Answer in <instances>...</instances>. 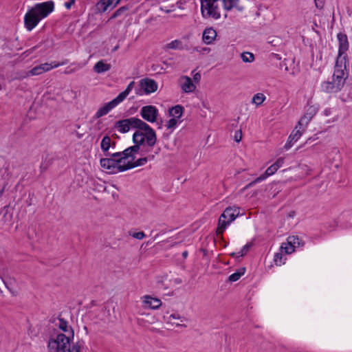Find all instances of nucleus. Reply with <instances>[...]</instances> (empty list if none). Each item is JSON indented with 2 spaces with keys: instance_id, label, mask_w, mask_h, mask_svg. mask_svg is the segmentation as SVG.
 <instances>
[{
  "instance_id": "nucleus-1",
  "label": "nucleus",
  "mask_w": 352,
  "mask_h": 352,
  "mask_svg": "<svg viewBox=\"0 0 352 352\" xmlns=\"http://www.w3.org/2000/svg\"><path fill=\"white\" fill-rule=\"evenodd\" d=\"M54 8V3L49 1L36 4L24 16L25 27L28 31L33 30L39 21L45 18Z\"/></svg>"
},
{
  "instance_id": "nucleus-2",
  "label": "nucleus",
  "mask_w": 352,
  "mask_h": 352,
  "mask_svg": "<svg viewBox=\"0 0 352 352\" xmlns=\"http://www.w3.org/2000/svg\"><path fill=\"white\" fill-rule=\"evenodd\" d=\"M56 326L62 330L65 333H58L56 338H51L48 342L47 347H54L58 346V343H62L61 346H65V343H68L73 340L74 337V331L71 326L68 325L67 320L62 318H58V322Z\"/></svg>"
},
{
  "instance_id": "nucleus-3",
  "label": "nucleus",
  "mask_w": 352,
  "mask_h": 352,
  "mask_svg": "<svg viewBox=\"0 0 352 352\" xmlns=\"http://www.w3.org/2000/svg\"><path fill=\"white\" fill-rule=\"evenodd\" d=\"M240 211L238 207H228L225 209L219 219L217 234L222 235L227 226L230 224L239 215Z\"/></svg>"
},
{
  "instance_id": "nucleus-4",
  "label": "nucleus",
  "mask_w": 352,
  "mask_h": 352,
  "mask_svg": "<svg viewBox=\"0 0 352 352\" xmlns=\"http://www.w3.org/2000/svg\"><path fill=\"white\" fill-rule=\"evenodd\" d=\"M219 0H200L201 12L205 19L217 20L221 17L219 8L217 5Z\"/></svg>"
},
{
  "instance_id": "nucleus-5",
  "label": "nucleus",
  "mask_w": 352,
  "mask_h": 352,
  "mask_svg": "<svg viewBox=\"0 0 352 352\" xmlns=\"http://www.w3.org/2000/svg\"><path fill=\"white\" fill-rule=\"evenodd\" d=\"M68 63V60H65L64 61L61 63L58 62H52V63H43L38 66L34 67L31 70L27 72H24L21 74H18L17 76H16L14 79H23L26 77L29 76L30 75L32 76H37L40 75L44 72H48L51 70L53 68H56L59 66L66 65Z\"/></svg>"
},
{
  "instance_id": "nucleus-6",
  "label": "nucleus",
  "mask_w": 352,
  "mask_h": 352,
  "mask_svg": "<svg viewBox=\"0 0 352 352\" xmlns=\"http://www.w3.org/2000/svg\"><path fill=\"white\" fill-rule=\"evenodd\" d=\"M134 133L140 134L144 140V144L146 142V146L149 148L153 147L157 142L155 131L142 120L140 124L138 131Z\"/></svg>"
},
{
  "instance_id": "nucleus-7",
  "label": "nucleus",
  "mask_w": 352,
  "mask_h": 352,
  "mask_svg": "<svg viewBox=\"0 0 352 352\" xmlns=\"http://www.w3.org/2000/svg\"><path fill=\"white\" fill-rule=\"evenodd\" d=\"M111 157L102 158L100 160V166L109 170V173L116 174L125 171L122 168L126 167V164H122V162L119 157H113V153L110 154Z\"/></svg>"
},
{
  "instance_id": "nucleus-8",
  "label": "nucleus",
  "mask_w": 352,
  "mask_h": 352,
  "mask_svg": "<svg viewBox=\"0 0 352 352\" xmlns=\"http://www.w3.org/2000/svg\"><path fill=\"white\" fill-rule=\"evenodd\" d=\"M337 38L338 41V56L336 60L337 66L339 63H346V52L348 51L349 47V43L348 37L346 34L339 32L337 34Z\"/></svg>"
},
{
  "instance_id": "nucleus-9",
  "label": "nucleus",
  "mask_w": 352,
  "mask_h": 352,
  "mask_svg": "<svg viewBox=\"0 0 352 352\" xmlns=\"http://www.w3.org/2000/svg\"><path fill=\"white\" fill-rule=\"evenodd\" d=\"M141 121L142 120L133 117L117 121L114 126L120 133H125L128 132L131 128L138 129Z\"/></svg>"
},
{
  "instance_id": "nucleus-10",
  "label": "nucleus",
  "mask_w": 352,
  "mask_h": 352,
  "mask_svg": "<svg viewBox=\"0 0 352 352\" xmlns=\"http://www.w3.org/2000/svg\"><path fill=\"white\" fill-rule=\"evenodd\" d=\"M70 342L65 343V346H61L62 343H58V346L54 347H48L50 352H81L82 349L84 346L83 341H78L74 343L71 346Z\"/></svg>"
},
{
  "instance_id": "nucleus-11",
  "label": "nucleus",
  "mask_w": 352,
  "mask_h": 352,
  "mask_svg": "<svg viewBox=\"0 0 352 352\" xmlns=\"http://www.w3.org/2000/svg\"><path fill=\"white\" fill-rule=\"evenodd\" d=\"M140 115L144 120L149 122H154L157 120L158 110L155 106H144L140 110Z\"/></svg>"
},
{
  "instance_id": "nucleus-12",
  "label": "nucleus",
  "mask_w": 352,
  "mask_h": 352,
  "mask_svg": "<svg viewBox=\"0 0 352 352\" xmlns=\"http://www.w3.org/2000/svg\"><path fill=\"white\" fill-rule=\"evenodd\" d=\"M318 110V108L315 105L309 106L307 108L304 116L298 121V125H307L314 118V116L316 114Z\"/></svg>"
},
{
  "instance_id": "nucleus-13",
  "label": "nucleus",
  "mask_w": 352,
  "mask_h": 352,
  "mask_svg": "<svg viewBox=\"0 0 352 352\" xmlns=\"http://www.w3.org/2000/svg\"><path fill=\"white\" fill-rule=\"evenodd\" d=\"M121 102L118 100L117 98H115L111 101L106 103L102 107H100L95 114L96 118H99L102 116L107 115L111 109L115 108Z\"/></svg>"
},
{
  "instance_id": "nucleus-14",
  "label": "nucleus",
  "mask_w": 352,
  "mask_h": 352,
  "mask_svg": "<svg viewBox=\"0 0 352 352\" xmlns=\"http://www.w3.org/2000/svg\"><path fill=\"white\" fill-rule=\"evenodd\" d=\"M342 63H339L338 65L336 63L335 71L333 75V80L336 82V85L339 86L340 89L343 87L345 82L344 72L342 69Z\"/></svg>"
},
{
  "instance_id": "nucleus-15",
  "label": "nucleus",
  "mask_w": 352,
  "mask_h": 352,
  "mask_svg": "<svg viewBox=\"0 0 352 352\" xmlns=\"http://www.w3.org/2000/svg\"><path fill=\"white\" fill-rule=\"evenodd\" d=\"M179 84L182 90L184 93L193 92L196 89V86L192 82V79L187 76H183L179 78Z\"/></svg>"
},
{
  "instance_id": "nucleus-16",
  "label": "nucleus",
  "mask_w": 352,
  "mask_h": 352,
  "mask_svg": "<svg viewBox=\"0 0 352 352\" xmlns=\"http://www.w3.org/2000/svg\"><path fill=\"white\" fill-rule=\"evenodd\" d=\"M133 142L134 143V145L132 146H129V149L131 150V151H132L134 155L135 153H138L140 151L141 146H143L142 151L148 152L149 151L148 149L144 150L145 146L144 144V140L141 137L140 134L133 133Z\"/></svg>"
},
{
  "instance_id": "nucleus-17",
  "label": "nucleus",
  "mask_w": 352,
  "mask_h": 352,
  "mask_svg": "<svg viewBox=\"0 0 352 352\" xmlns=\"http://www.w3.org/2000/svg\"><path fill=\"white\" fill-rule=\"evenodd\" d=\"M140 87L146 94L155 92L157 89V82L150 78H144L140 81Z\"/></svg>"
},
{
  "instance_id": "nucleus-18",
  "label": "nucleus",
  "mask_w": 352,
  "mask_h": 352,
  "mask_svg": "<svg viewBox=\"0 0 352 352\" xmlns=\"http://www.w3.org/2000/svg\"><path fill=\"white\" fill-rule=\"evenodd\" d=\"M116 142L114 141H112L111 138L106 135L103 137L102 139L101 143H100V148L104 153L105 156H109L110 153H109V151L111 148H114L116 146Z\"/></svg>"
},
{
  "instance_id": "nucleus-19",
  "label": "nucleus",
  "mask_w": 352,
  "mask_h": 352,
  "mask_svg": "<svg viewBox=\"0 0 352 352\" xmlns=\"http://www.w3.org/2000/svg\"><path fill=\"white\" fill-rule=\"evenodd\" d=\"M154 157V155H148V157L139 158L135 162L128 161V162L126 164V167H123L122 169L127 170L138 166H143L148 162V160H153Z\"/></svg>"
},
{
  "instance_id": "nucleus-20",
  "label": "nucleus",
  "mask_w": 352,
  "mask_h": 352,
  "mask_svg": "<svg viewBox=\"0 0 352 352\" xmlns=\"http://www.w3.org/2000/svg\"><path fill=\"white\" fill-rule=\"evenodd\" d=\"M217 32L212 28H207L203 32L202 40L206 45H210L217 37Z\"/></svg>"
},
{
  "instance_id": "nucleus-21",
  "label": "nucleus",
  "mask_w": 352,
  "mask_h": 352,
  "mask_svg": "<svg viewBox=\"0 0 352 352\" xmlns=\"http://www.w3.org/2000/svg\"><path fill=\"white\" fill-rule=\"evenodd\" d=\"M129 8L127 6L120 7L116 12H113V14L108 19L107 22L110 21L112 19H120L119 21L120 23H121L123 19H124L126 16H129Z\"/></svg>"
},
{
  "instance_id": "nucleus-22",
  "label": "nucleus",
  "mask_w": 352,
  "mask_h": 352,
  "mask_svg": "<svg viewBox=\"0 0 352 352\" xmlns=\"http://www.w3.org/2000/svg\"><path fill=\"white\" fill-rule=\"evenodd\" d=\"M145 307L152 309H157L162 305V301L159 298L145 296L143 301Z\"/></svg>"
},
{
  "instance_id": "nucleus-23",
  "label": "nucleus",
  "mask_w": 352,
  "mask_h": 352,
  "mask_svg": "<svg viewBox=\"0 0 352 352\" xmlns=\"http://www.w3.org/2000/svg\"><path fill=\"white\" fill-rule=\"evenodd\" d=\"M113 156L119 157L122 163L124 162L125 160L129 159H131L130 161H133L135 160V155L133 154L132 151H131L129 147L122 152H116L113 153Z\"/></svg>"
},
{
  "instance_id": "nucleus-24",
  "label": "nucleus",
  "mask_w": 352,
  "mask_h": 352,
  "mask_svg": "<svg viewBox=\"0 0 352 352\" xmlns=\"http://www.w3.org/2000/svg\"><path fill=\"white\" fill-rule=\"evenodd\" d=\"M321 87L323 91L328 93H336L341 89L333 80L332 81L324 82Z\"/></svg>"
},
{
  "instance_id": "nucleus-25",
  "label": "nucleus",
  "mask_w": 352,
  "mask_h": 352,
  "mask_svg": "<svg viewBox=\"0 0 352 352\" xmlns=\"http://www.w3.org/2000/svg\"><path fill=\"white\" fill-rule=\"evenodd\" d=\"M164 318L166 320L168 323H171L173 324H175L177 327H186V324H182L178 322H173V320H179L181 322L186 320V318L180 316L178 313H173L170 314L167 318L164 316Z\"/></svg>"
},
{
  "instance_id": "nucleus-26",
  "label": "nucleus",
  "mask_w": 352,
  "mask_h": 352,
  "mask_svg": "<svg viewBox=\"0 0 352 352\" xmlns=\"http://www.w3.org/2000/svg\"><path fill=\"white\" fill-rule=\"evenodd\" d=\"M111 65L106 63L104 60H99L94 66V71L97 74L108 72L111 69Z\"/></svg>"
},
{
  "instance_id": "nucleus-27",
  "label": "nucleus",
  "mask_w": 352,
  "mask_h": 352,
  "mask_svg": "<svg viewBox=\"0 0 352 352\" xmlns=\"http://www.w3.org/2000/svg\"><path fill=\"white\" fill-rule=\"evenodd\" d=\"M96 12L102 13L110 9L109 3L107 0H100L96 4Z\"/></svg>"
},
{
  "instance_id": "nucleus-28",
  "label": "nucleus",
  "mask_w": 352,
  "mask_h": 352,
  "mask_svg": "<svg viewBox=\"0 0 352 352\" xmlns=\"http://www.w3.org/2000/svg\"><path fill=\"white\" fill-rule=\"evenodd\" d=\"M164 49L165 50H182L183 44L180 40L176 39V40L172 41L171 42L167 43L164 46Z\"/></svg>"
},
{
  "instance_id": "nucleus-29",
  "label": "nucleus",
  "mask_w": 352,
  "mask_h": 352,
  "mask_svg": "<svg viewBox=\"0 0 352 352\" xmlns=\"http://www.w3.org/2000/svg\"><path fill=\"white\" fill-rule=\"evenodd\" d=\"M135 85V82L132 81L131 82L126 89L123 91L122 92L120 93L118 96L116 97L118 98V100H120L121 102L128 96L129 93L133 89V87Z\"/></svg>"
},
{
  "instance_id": "nucleus-30",
  "label": "nucleus",
  "mask_w": 352,
  "mask_h": 352,
  "mask_svg": "<svg viewBox=\"0 0 352 352\" xmlns=\"http://www.w3.org/2000/svg\"><path fill=\"white\" fill-rule=\"evenodd\" d=\"M184 107L181 105H176L172 107L169 111V114L170 116L179 119L182 117L183 114Z\"/></svg>"
},
{
  "instance_id": "nucleus-31",
  "label": "nucleus",
  "mask_w": 352,
  "mask_h": 352,
  "mask_svg": "<svg viewBox=\"0 0 352 352\" xmlns=\"http://www.w3.org/2000/svg\"><path fill=\"white\" fill-rule=\"evenodd\" d=\"M277 170L278 169L276 168V166H274V164H273L272 165H271L270 167H268L267 168V170H265V172L264 173H263L262 175H261L258 177V180H264V179H265L269 176L272 175L273 174H274L277 171Z\"/></svg>"
},
{
  "instance_id": "nucleus-32",
  "label": "nucleus",
  "mask_w": 352,
  "mask_h": 352,
  "mask_svg": "<svg viewBox=\"0 0 352 352\" xmlns=\"http://www.w3.org/2000/svg\"><path fill=\"white\" fill-rule=\"evenodd\" d=\"M245 268L242 267L239 269L236 272L233 273L228 277V280L230 282H235L238 280L242 275L244 274Z\"/></svg>"
},
{
  "instance_id": "nucleus-33",
  "label": "nucleus",
  "mask_w": 352,
  "mask_h": 352,
  "mask_svg": "<svg viewBox=\"0 0 352 352\" xmlns=\"http://www.w3.org/2000/svg\"><path fill=\"white\" fill-rule=\"evenodd\" d=\"M252 245V243H248L246 245H245L243 247V248L239 252H237V253L233 252L231 254V256H235V257L243 256L248 253V252L249 251V250L250 249Z\"/></svg>"
},
{
  "instance_id": "nucleus-34",
  "label": "nucleus",
  "mask_w": 352,
  "mask_h": 352,
  "mask_svg": "<svg viewBox=\"0 0 352 352\" xmlns=\"http://www.w3.org/2000/svg\"><path fill=\"white\" fill-rule=\"evenodd\" d=\"M280 249L281 252H284L285 254H292L295 250V246L287 241L282 243Z\"/></svg>"
},
{
  "instance_id": "nucleus-35",
  "label": "nucleus",
  "mask_w": 352,
  "mask_h": 352,
  "mask_svg": "<svg viewBox=\"0 0 352 352\" xmlns=\"http://www.w3.org/2000/svg\"><path fill=\"white\" fill-rule=\"evenodd\" d=\"M265 98L266 97L263 94L258 93L253 96L252 102L256 106H260L265 101Z\"/></svg>"
},
{
  "instance_id": "nucleus-36",
  "label": "nucleus",
  "mask_w": 352,
  "mask_h": 352,
  "mask_svg": "<svg viewBox=\"0 0 352 352\" xmlns=\"http://www.w3.org/2000/svg\"><path fill=\"white\" fill-rule=\"evenodd\" d=\"M239 0H223V8L226 10H230L237 6Z\"/></svg>"
},
{
  "instance_id": "nucleus-37",
  "label": "nucleus",
  "mask_w": 352,
  "mask_h": 352,
  "mask_svg": "<svg viewBox=\"0 0 352 352\" xmlns=\"http://www.w3.org/2000/svg\"><path fill=\"white\" fill-rule=\"evenodd\" d=\"M301 125H296L295 129L290 134L289 139H290V142H296L302 135V132L300 130H296L298 126Z\"/></svg>"
},
{
  "instance_id": "nucleus-38",
  "label": "nucleus",
  "mask_w": 352,
  "mask_h": 352,
  "mask_svg": "<svg viewBox=\"0 0 352 352\" xmlns=\"http://www.w3.org/2000/svg\"><path fill=\"white\" fill-rule=\"evenodd\" d=\"M241 58L245 63H252L254 60V56L250 52H243L241 55Z\"/></svg>"
},
{
  "instance_id": "nucleus-39",
  "label": "nucleus",
  "mask_w": 352,
  "mask_h": 352,
  "mask_svg": "<svg viewBox=\"0 0 352 352\" xmlns=\"http://www.w3.org/2000/svg\"><path fill=\"white\" fill-rule=\"evenodd\" d=\"M285 258H284L282 252H277L274 254V261L276 265L284 264Z\"/></svg>"
},
{
  "instance_id": "nucleus-40",
  "label": "nucleus",
  "mask_w": 352,
  "mask_h": 352,
  "mask_svg": "<svg viewBox=\"0 0 352 352\" xmlns=\"http://www.w3.org/2000/svg\"><path fill=\"white\" fill-rule=\"evenodd\" d=\"M267 43L272 45L274 47H276L280 45V39L278 37L270 36L267 38Z\"/></svg>"
},
{
  "instance_id": "nucleus-41",
  "label": "nucleus",
  "mask_w": 352,
  "mask_h": 352,
  "mask_svg": "<svg viewBox=\"0 0 352 352\" xmlns=\"http://www.w3.org/2000/svg\"><path fill=\"white\" fill-rule=\"evenodd\" d=\"M129 234L130 236H131L132 237H133L134 239H139V240L143 239L146 236L144 232L142 231L138 232H129Z\"/></svg>"
},
{
  "instance_id": "nucleus-42",
  "label": "nucleus",
  "mask_w": 352,
  "mask_h": 352,
  "mask_svg": "<svg viewBox=\"0 0 352 352\" xmlns=\"http://www.w3.org/2000/svg\"><path fill=\"white\" fill-rule=\"evenodd\" d=\"M177 124V118H173L168 121L166 126L167 129H174L176 126Z\"/></svg>"
},
{
  "instance_id": "nucleus-43",
  "label": "nucleus",
  "mask_w": 352,
  "mask_h": 352,
  "mask_svg": "<svg viewBox=\"0 0 352 352\" xmlns=\"http://www.w3.org/2000/svg\"><path fill=\"white\" fill-rule=\"evenodd\" d=\"M298 240H299L298 237L295 236H291L287 238V241H289V243H292L294 246H295L296 243H298V244L299 243Z\"/></svg>"
},
{
  "instance_id": "nucleus-44",
  "label": "nucleus",
  "mask_w": 352,
  "mask_h": 352,
  "mask_svg": "<svg viewBox=\"0 0 352 352\" xmlns=\"http://www.w3.org/2000/svg\"><path fill=\"white\" fill-rule=\"evenodd\" d=\"M234 139L236 142H239L241 140V139H242L241 130H239L235 132Z\"/></svg>"
},
{
  "instance_id": "nucleus-45",
  "label": "nucleus",
  "mask_w": 352,
  "mask_h": 352,
  "mask_svg": "<svg viewBox=\"0 0 352 352\" xmlns=\"http://www.w3.org/2000/svg\"><path fill=\"white\" fill-rule=\"evenodd\" d=\"M108 3H109L110 10L114 8L121 0H107Z\"/></svg>"
},
{
  "instance_id": "nucleus-46",
  "label": "nucleus",
  "mask_w": 352,
  "mask_h": 352,
  "mask_svg": "<svg viewBox=\"0 0 352 352\" xmlns=\"http://www.w3.org/2000/svg\"><path fill=\"white\" fill-rule=\"evenodd\" d=\"M284 163V159L283 157L278 158L275 163H274V166H276V168L278 169L280 168Z\"/></svg>"
},
{
  "instance_id": "nucleus-47",
  "label": "nucleus",
  "mask_w": 352,
  "mask_h": 352,
  "mask_svg": "<svg viewBox=\"0 0 352 352\" xmlns=\"http://www.w3.org/2000/svg\"><path fill=\"white\" fill-rule=\"evenodd\" d=\"M201 80V74L197 72L193 75V80L195 83H199Z\"/></svg>"
},
{
  "instance_id": "nucleus-48",
  "label": "nucleus",
  "mask_w": 352,
  "mask_h": 352,
  "mask_svg": "<svg viewBox=\"0 0 352 352\" xmlns=\"http://www.w3.org/2000/svg\"><path fill=\"white\" fill-rule=\"evenodd\" d=\"M74 3L75 0H69L67 2L65 3V7L69 10Z\"/></svg>"
},
{
  "instance_id": "nucleus-49",
  "label": "nucleus",
  "mask_w": 352,
  "mask_h": 352,
  "mask_svg": "<svg viewBox=\"0 0 352 352\" xmlns=\"http://www.w3.org/2000/svg\"><path fill=\"white\" fill-rule=\"evenodd\" d=\"M258 177L257 178H256L254 181L251 182L250 184H248L245 188H250L252 187V186H254L255 184L256 183H258V182H262L263 180H258Z\"/></svg>"
},
{
  "instance_id": "nucleus-50",
  "label": "nucleus",
  "mask_w": 352,
  "mask_h": 352,
  "mask_svg": "<svg viewBox=\"0 0 352 352\" xmlns=\"http://www.w3.org/2000/svg\"><path fill=\"white\" fill-rule=\"evenodd\" d=\"M195 50L197 52H202V53L209 52V51H210L209 48H206V47H204L202 49H200L199 47H195Z\"/></svg>"
},
{
  "instance_id": "nucleus-51",
  "label": "nucleus",
  "mask_w": 352,
  "mask_h": 352,
  "mask_svg": "<svg viewBox=\"0 0 352 352\" xmlns=\"http://www.w3.org/2000/svg\"><path fill=\"white\" fill-rule=\"evenodd\" d=\"M161 10H164L166 13H169L170 12H173L175 10V5H172L169 9L168 10H164L163 8H161Z\"/></svg>"
},
{
  "instance_id": "nucleus-52",
  "label": "nucleus",
  "mask_w": 352,
  "mask_h": 352,
  "mask_svg": "<svg viewBox=\"0 0 352 352\" xmlns=\"http://www.w3.org/2000/svg\"><path fill=\"white\" fill-rule=\"evenodd\" d=\"M294 143V142H290V139L288 138V141L285 144V147L288 149L290 147H292V146L293 145V144Z\"/></svg>"
},
{
  "instance_id": "nucleus-53",
  "label": "nucleus",
  "mask_w": 352,
  "mask_h": 352,
  "mask_svg": "<svg viewBox=\"0 0 352 352\" xmlns=\"http://www.w3.org/2000/svg\"><path fill=\"white\" fill-rule=\"evenodd\" d=\"M47 167H48L47 164H44L43 163H42L40 166L41 172L46 170Z\"/></svg>"
},
{
  "instance_id": "nucleus-54",
  "label": "nucleus",
  "mask_w": 352,
  "mask_h": 352,
  "mask_svg": "<svg viewBox=\"0 0 352 352\" xmlns=\"http://www.w3.org/2000/svg\"><path fill=\"white\" fill-rule=\"evenodd\" d=\"M331 109H326L324 111V114L326 116H329V115H331Z\"/></svg>"
},
{
  "instance_id": "nucleus-55",
  "label": "nucleus",
  "mask_w": 352,
  "mask_h": 352,
  "mask_svg": "<svg viewBox=\"0 0 352 352\" xmlns=\"http://www.w3.org/2000/svg\"><path fill=\"white\" fill-rule=\"evenodd\" d=\"M76 69H70V70H68V69H67L64 72V73H65V74H72V73H73V72H76Z\"/></svg>"
},
{
  "instance_id": "nucleus-56",
  "label": "nucleus",
  "mask_w": 352,
  "mask_h": 352,
  "mask_svg": "<svg viewBox=\"0 0 352 352\" xmlns=\"http://www.w3.org/2000/svg\"><path fill=\"white\" fill-rule=\"evenodd\" d=\"M188 255V251H184L183 253H182V256L184 258H187Z\"/></svg>"
},
{
  "instance_id": "nucleus-57",
  "label": "nucleus",
  "mask_w": 352,
  "mask_h": 352,
  "mask_svg": "<svg viewBox=\"0 0 352 352\" xmlns=\"http://www.w3.org/2000/svg\"><path fill=\"white\" fill-rule=\"evenodd\" d=\"M315 1H316V7H317V8H322V5H320V4L316 1V0H315Z\"/></svg>"
},
{
  "instance_id": "nucleus-58",
  "label": "nucleus",
  "mask_w": 352,
  "mask_h": 352,
  "mask_svg": "<svg viewBox=\"0 0 352 352\" xmlns=\"http://www.w3.org/2000/svg\"><path fill=\"white\" fill-rule=\"evenodd\" d=\"M118 48H119V45H116V46H115V47H113V50H112V51H113V52H116V51H117V50H118Z\"/></svg>"
},
{
  "instance_id": "nucleus-59",
  "label": "nucleus",
  "mask_w": 352,
  "mask_h": 352,
  "mask_svg": "<svg viewBox=\"0 0 352 352\" xmlns=\"http://www.w3.org/2000/svg\"><path fill=\"white\" fill-rule=\"evenodd\" d=\"M4 190H5V187H3L1 190H0V197L3 195V192H4Z\"/></svg>"
},
{
  "instance_id": "nucleus-60",
  "label": "nucleus",
  "mask_w": 352,
  "mask_h": 352,
  "mask_svg": "<svg viewBox=\"0 0 352 352\" xmlns=\"http://www.w3.org/2000/svg\"><path fill=\"white\" fill-rule=\"evenodd\" d=\"M175 283H182V280L177 278V279H175Z\"/></svg>"
},
{
  "instance_id": "nucleus-61",
  "label": "nucleus",
  "mask_w": 352,
  "mask_h": 352,
  "mask_svg": "<svg viewBox=\"0 0 352 352\" xmlns=\"http://www.w3.org/2000/svg\"><path fill=\"white\" fill-rule=\"evenodd\" d=\"M236 8H237V9H238L239 10H243V7L239 8V7H237V6H236Z\"/></svg>"
},
{
  "instance_id": "nucleus-62",
  "label": "nucleus",
  "mask_w": 352,
  "mask_h": 352,
  "mask_svg": "<svg viewBox=\"0 0 352 352\" xmlns=\"http://www.w3.org/2000/svg\"><path fill=\"white\" fill-rule=\"evenodd\" d=\"M181 4L180 2H177V5L178 6V7H180L179 5Z\"/></svg>"
},
{
  "instance_id": "nucleus-63",
  "label": "nucleus",
  "mask_w": 352,
  "mask_h": 352,
  "mask_svg": "<svg viewBox=\"0 0 352 352\" xmlns=\"http://www.w3.org/2000/svg\"><path fill=\"white\" fill-rule=\"evenodd\" d=\"M159 236V234H157L155 236V239H157V237Z\"/></svg>"
}]
</instances>
